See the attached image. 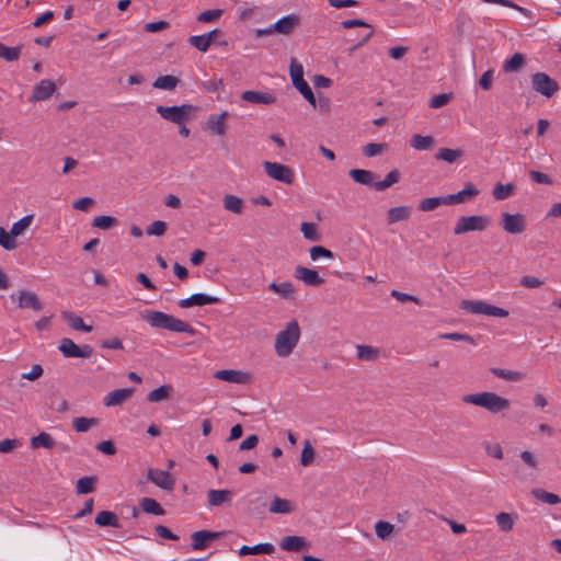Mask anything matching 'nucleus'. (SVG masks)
Instances as JSON below:
<instances>
[{
	"label": "nucleus",
	"instance_id": "f257e3e1",
	"mask_svg": "<svg viewBox=\"0 0 561 561\" xmlns=\"http://www.w3.org/2000/svg\"><path fill=\"white\" fill-rule=\"evenodd\" d=\"M142 319L152 328L164 329L176 333L194 335L195 329L188 323L162 311H148Z\"/></svg>",
	"mask_w": 561,
	"mask_h": 561
},
{
	"label": "nucleus",
	"instance_id": "f03ea898",
	"mask_svg": "<svg viewBox=\"0 0 561 561\" xmlns=\"http://www.w3.org/2000/svg\"><path fill=\"white\" fill-rule=\"evenodd\" d=\"M462 401L468 404H474L484 408L491 413H500L506 411L511 407V401L499 396L495 392L471 393L462 397Z\"/></svg>",
	"mask_w": 561,
	"mask_h": 561
},
{
	"label": "nucleus",
	"instance_id": "7ed1b4c3",
	"mask_svg": "<svg viewBox=\"0 0 561 561\" xmlns=\"http://www.w3.org/2000/svg\"><path fill=\"white\" fill-rule=\"evenodd\" d=\"M300 339V328L296 320L287 323L286 328L277 333L275 337V353L279 357L289 356L297 346Z\"/></svg>",
	"mask_w": 561,
	"mask_h": 561
},
{
	"label": "nucleus",
	"instance_id": "20e7f679",
	"mask_svg": "<svg viewBox=\"0 0 561 561\" xmlns=\"http://www.w3.org/2000/svg\"><path fill=\"white\" fill-rule=\"evenodd\" d=\"M157 113L165 121L176 125H183L191 119L195 106L192 104H182L174 106L158 105Z\"/></svg>",
	"mask_w": 561,
	"mask_h": 561
},
{
	"label": "nucleus",
	"instance_id": "39448f33",
	"mask_svg": "<svg viewBox=\"0 0 561 561\" xmlns=\"http://www.w3.org/2000/svg\"><path fill=\"white\" fill-rule=\"evenodd\" d=\"M460 309L472 314H485L490 317L506 318V309L490 305L483 300H462Z\"/></svg>",
	"mask_w": 561,
	"mask_h": 561
},
{
	"label": "nucleus",
	"instance_id": "423d86ee",
	"mask_svg": "<svg viewBox=\"0 0 561 561\" xmlns=\"http://www.w3.org/2000/svg\"><path fill=\"white\" fill-rule=\"evenodd\" d=\"M490 224L491 219L486 216H461L456 222L454 233L463 234L470 231H483L490 226Z\"/></svg>",
	"mask_w": 561,
	"mask_h": 561
},
{
	"label": "nucleus",
	"instance_id": "0eeeda50",
	"mask_svg": "<svg viewBox=\"0 0 561 561\" xmlns=\"http://www.w3.org/2000/svg\"><path fill=\"white\" fill-rule=\"evenodd\" d=\"M290 77L294 87L302 94V96L316 107V99L313 92L307 81L304 79V68L300 64H297L294 59L290 64Z\"/></svg>",
	"mask_w": 561,
	"mask_h": 561
},
{
	"label": "nucleus",
	"instance_id": "6e6552de",
	"mask_svg": "<svg viewBox=\"0 0 561 561\" xmlns=\"http://www.w3.org/2000/svg\"><path fill=\"white\" fill-rule=\"evenodd\" d=\"M58 350L66 358H88L93 354V348L90 345L79 346L68 337L59 341Z\"/></svg>",
	"mask_w": 561,
	"mask_h": 561
},
{
	"label": "nucleus",
	"instance_id": "1a4fd4ad",
	"mask_svg": "<svg viewBox=\"0 0 561 561\" xmlns=\"http://www.w3.org/2000/svg\"><path fill=\"white\" fill-rule=\"evenodd\" d=\"M533 89L546 98H551L558 90L559 84L545 72H536L531 76Z\"/></svg>",
	"mask_w": 561,
	"mask_h": 561
},
{
	"label": "nucleus",
	"instance_id": "9d476101",
	"mask_svg": "<svg viewBox=\"0 0 561 561\" xmlns=\"http://www.w3.org/2000/svg\"><path fill=\"white\" fill-rule=\"evenodd\" d=\"M263 168L266 174L278 182L291 184L294 182V171L285 164L278 162H263Z\"/></svg>",
	"mask_w": 561,
	"mask_h": 561
},
{
	"label": "nucleus",
	"instance_id": "9b49d317",
	"mask_svg": "<svg viewBox=\"0 0 561 561\" xmlns=\"http://www.w3.org/2000/svg\"><path fill=\"white\" fill-rule=\"evenodd\" d=\"M501 227L504 231L511 234H519L526 230V219L522 214H508L506 211L501 214Z\"/></svg>",
	"mask_w": 561,
	"mask_h": 561
},
{
	"label": "nucleus",
	"instance_id": "f8f14e48",
	"mask_svg": "<svg viewBox=\"0 0 561 561\" xmlns=\"http://www.w3.org/2000/svg\"><path fill=\"white\" fill-rule=\"evenodd\" d=\"M147 479L154 483L157 486L169 492L172 491L175 485L174 479L167 470L149 468L147 471Z\"/></svg>",
	"mask_w": 561,
	"mask_h": 561
},
{
	"label": "nucleus",
	"instance_id": "ddd939ff",
	"mask_svg": "<svg viewBox=\"0 0 561 561\" xmlns=\"http://www.w3.org/2000/svg\"><path fill=\"white\" fill-rule=\"evenodd\" d=\"M215 377L219 380L238 385H248L253 380V377L250 373L237 369L218 370L215 373Z\"/></svg>",
	"mask_w": 561,
	"mask_h": 561
},
{
	"label": "nucleus",
	"instance_id": "4468645a",
	"mask_svg": "<svg viewBox=\"0 0 561 561\" xmlns=\"http://www.w3.org/2000/svg\"><path fill=\"white\" fill-rule=\"evenodd\" d=\"M56 91V84L49 79H43L34 85L32 94L28 98L31 103L46 101Z\"/></svg>",
	"mask_w": 561,
	"mask_h": 561
},
{
	"label": "nucleus",
	"instance_id": "2eb2a0df",
	"mask_svg": "<svg viewBox=\"0 0 561 561\" xmlns=\"http://www.w3.org/2000/svg\"><path fill=\"white\" fill-rule=\"evenodd\" d=\"M222 531L198 530L192 534V548L194 550H204L208 547L210 540L221 537Z\"/></svg>",
	"mask_w": 561,
	"mask_h": 561
},
{
	"label": "nucleus",
	"instance_id": "dca6fc26",
	"mask_svg": "<svg viewBox=\"0 0 561 561\" xmlns=\"http://www.w3.org/2000/svg\"><path fill=\"white\" fill-rule=\"evenodd\" d=\"M220 298L210 296L203 293L193 294L185 299H181L179 301V306L181 308H191L193 306H205V305H214L219 304Z\"/></svg>",
	"mask_w": 561,
	"mask_h": 561
},
{
	"label": "nucleus",
	"instance_id": "f3484780",
	"mask_svg": "<svg viewBox=\"0 0 561 561\" xmlns=\"http://www.w3.org/2000/svg\"><path fill=\"white\" fill-rule=\"evenodd\" d=\"M16 300H18V307L20 309L30 308L35 311H41L43 309V304H42L41 299L33 291H28V290L19 291V294L16 296Z\"/></svg>",
	"mask_w": 561,
	"mask_h": 561
},
{
	"label": "nucleus",
	"instance_id": "a211bd4d",
	"mask_svg": "<svg viewBox=\"0 0 561 561\" xmlns=\"http://www.w3.org/2000/svg\"><path fill=\"white\" fill-rule=\"evenodd\" d=\"M231 490H215L210 489L207 491V502L209 507H219L224 505H229L232 499Z\"/></svg>",
	"mask_w": 561,
	"mask_h": 561
},
{
	"label": "nucleus",
	"instance_id": "6ab92c4d",
	"mask_svg": "<svg viewBox=\"0 0 561 561\" xmlns=\"http://www.w3.org/2000/svg\"><path fill=\"white\" fill-rule=\"evenodd\" d=\"M309 546L308 540L301 536H286L279 541L280 549L288 552H299Z\"/></svg>",
	"mask_w": 561,
	"mask_h": 561
},
{
	"label": "nucleus",
	"instance_id": "aec40b11",
	"mask_svg": "<svg viewBox=\"0 0 561 561\" xmlns=\"http://www.w3.org/2000/svg\"><path fill=\"white\" fill-rule=\"evenodd\" d=\"M295 277L302 280L308 286L318 287L324 283L323 278L320 277L319 273L314 270L297 266L295 270Z\"/></svg>",
	"mask_w": 561,
	"mask_h": 561
},
{
	"label": "nucleus",
	"instance_id": "412c9836",
	"mask_svg": "<svg viewBox=\"0 0 561 561\" xmlns=\"http://www.w3.org/2000/svg\"><path fill=\"white\" fill-rule=\"evenodd\" d=\"M241 99L245 102L253 103V104L271 105L276 102L275 95L267 93V92L252 91V90L243 91L241 93Z\"/></svg>",
	"mask_w": 561,
	"mask_h": 561
},
{
	"label": "nucleus",
	"instance_id": "4be33fe9",
	"mask_svg": "<svg viewBox=\"0 0 561 561\" xmlns=\"http://www.w3.org/2000/svg\"><path fill=\"white\" fill-rule=\"evenodd\" d=\"M228 116V112L210 114L206 123L207 129H209L214 135L224 136L226 134V119Z\"/></svg>",
	"mask_w": 561,
	"mask_h": 561
},
{
	"label": "nucleus",
	"instance_id": "5701e85b",
	"mask_svg": "<svg viewBox=\"0 0 561 561\" xmlns=\"http://www.w3.org/2000/svg\"><path fill=\"white\" fill-rule=\"evenodd\" d=\"M133 388L116 389L108 392L104 398L106 407H116L127 401L133 396Z\"/></svg>",
	"mask_w": 561,
	"mask_h": 561
},
{
	"label": "nucleus",
	"instance_id": "b1692460",
	"mask_svg": "<svg viewBox=\"0 0 561 561\" xmlns=\"http://www.w3.org/2000/svg\"><path fill=\"white\" fill-rule=\"evenodd\" d=\"M348 175L356 182L363 185H369L374 187V183L377 175L373 171L363 169H352Z\"/></svg>",
	"mask_w": 561,
	"mask_h": 561
},
{
	"label": "nucleus",
	"instance_id": "393cba45",
	"mask_svg": "<svg viewBox=\"0 0 561 561\" xmlns=\"http://www.w3.org/2000/svg\"><path fill=\"white\" fill-rule=\"evenodd\" d=\"M473 27L474 23L472 18L467 12L460 11L456 18V31L458 35L470 34Z\"/></svg>",
	"mask_w": 561,
	"mask_h": 561
},
{
	"label": "nucleus",
	"instance_id": "a878e982",
	"mask_svg": "<svg viewBox=\"0 0 561 561\" xmlns=\"http://www.w3.org/2000/svg\"><path fill=\"white\" fill-rule=\"evenodd\" d=\"M279 34L290 35L300 25V18L297 14L286 15L277 21Z\"/></svg>",
	"mask_w": 561,
	"mask_h": 561
},
{
	"label": "nucleus",
	"instance_id": "bb28decb",
	"mask_svg": "<svg viewBox=\"0 0 561 561\" xmlns=\"http://www.w3.org/2000/svg\"><path fill=\"white\" fill-rule=\"evenodd\" d=\"M268 289L277 294L283 299L294 300L295 299V288L290 282L275 283L272 282L268 285Z\"/></svg>",
	"mask_w": 561,
	"mask_h": 561
},
{
	"label": "nucleus",
	"instance_id": "cd10ccee",
	"mask_svg": "<svg viewBox=\"0 0 561 561\" xmlns=\"http://www.w3.org/2000/svg\"><path fill=\"white\" fill-rule=\"evenodd\" d=\"M274 551H275L274 545H272L270 542H261V543L254 545L252 547L242 546L239 549V556L243 557V556H248V554H261V553L271 554Z\"/></svg>",
	"mask_w": 561,
	"mask_h": 561
},
{
	"label": "nucleus",
	"instance_id": "c85d7f7f",
	"mask_svg": "<svg viewBox=\"0 0 561 561\" xmlns=\"http://www.w3.org/2000/svg\"><path fill=\"white\" fill-rule=\"evenodd\" d=\"M94 523L102 527H121L117 515L111 511H101L100 513H98Z\"/></svg>",
	"mask_w": 561,
	"mask_h": 561
},
{
	"label": "nucleus",
	"instance_id": "c756f323",
	"mask_svg": "<svg viewBox=\"0 0 561 561\" xmlns=\"http://www.w3.org/2000/svg\"><path fill=\"white\" fill-rule=\"evenodd\" d=\"M56 446L55 439L51 437L50 434L46 432L39 433L37 436H33L31 438V447L33 449L37 448H46V449H53Z\"/></svg>",
	"mask_w": 561,
	"mask_h": 561
},
{
	"label": "nucleus",
	"instance_id": "7c9ffc66",
	"mask_svg": "<svg viewBox=\"0 0 561 561\" xmlns=\"http://www.w3.org/2000/svg\"><path fill=\"white\" fill-rule=\"evenodd\" d=\"M222 204L226 210L238 215L242 213L244 206L243 199L232 194L225 195Z\"/></svg>",
	"mask_w": 561,
	"mask_h": 561
},
{
	"label": "nucleus",
	"instance_id": "2f4dec72",
	"mask_svg": "<svg viewBox=\"0 0 561 561\" xmlns=\"http://www.w3.org/2000/svg\"><path fill=\"white\" fill-rule=\"evenodd\" d=\"M293 511L291 502L286 499L275 496L270 504V512L273 514H290Z\"/></svg>",
	"mask_w": 561,
	"mask_h": 561
},
{
	"label": "nucleus",
	"instance_id": "473e14b6",
	"mask_svg": "<svg viewBox=\"0 0 561 561\" xmlns=\"http://www.w3.org/2000/svg\"><path fill=\"white\" fill-rule=\"evenodd\" d=\"M172 387L170 385H162L157 389L150 391L147 396L149 402H161L168 400L172 394Z\"/></svg>",
	"mask_w": 561,
	"mask_h": 561
},
{
	"label": "nucleus",
	"instance_id": "72a5a7b5",
	"mask_svg": "<svg viewBox=\"0 0 561 561\" xmlns=\"http://www.w3.org/2000/svg\"><path fill=\"white\" fill-rule=\"evenodd\" d=\"M411 215V208L409 206L392 207L388 210V224H394L398 221L407 220Z\"/></svg>",
	"mask_w": 561,
	"mask_h": 561
},
{
	"label": "nucleus",
	"instance_id": "f704fd0d",
	"mask_svg": "<svg viewBox=\"0 0 561 561\" xmlns=\"http://www.w3.org/2000/svg\"><path fill=\"white\" fill-rule=\"evenodd\" d=\"M400 178H401L400 171L398 169H393L386 175L385 180L374 183V188L377 192H382V191L387 190L388 187H390L391 185L398 183Z\"/></svg>",
	"mask_w": 561,
	"mask_h": 561
},
{
	"label": "nucleus",
	"instance_id": "c9c22d12",
	"mask_svg": "<svg viewBox=\"0 0 561 561\" xmlns=\"http://www.w3.org/2000/svg\"><path fill=\"white\" fill-rule=\"evenodd\" d=\"M435 140L432 136L413 135L410 145L415 150H430L434 146Z\"/></svg>",
	"mask_w": 561,
	"mask_h": 561
},
{
	"label": "nucleus",
	"instance_id": "e433bc0d",
	"mask_svg": "<svg viewBox=\"0 0 561 561\" xmlns=\"http://www.w3.org/2000/svg\"><path fill=\"white\" fill-rule=\"evenodd\" d=\"M139 504L141 510L147 514H152L157 516L164 515V510L154 499L142 497Z\"/></svg>",
	"mask_w": 561,
	"mask_h": 561
},
{
	"label": "nucleus",
	"instance_id": "4c0bfd02",
	"mask_svg": "<svg viewBox=\"0 0 561 561\" xmlns=\"http://www.w3.org/2000/svg\"><path fill=\"white\" fill-rule=\"evenodd\" d=\"M462 156L463 151L461 149L440 148L435 154V158L448 163H455Z\"/></svg>",
	"mask_w": 561,
	"mask_h": 561
},
{
	"label": "nucleus",
	"instance_id": "58836bf2",
	"mask_svg": "<svg viewBox=\"0 0 561 561\" xmlns=\"http://www.w3.org/2000/svg\"><path fill=\"white\" fill-rule=\"evenodd\" d=\"M179 82H180V80L176 77L165 75V76L158 77L154 80V82L152 83V87L156 89L172 91L176 88Z\"/></svg>",
	"mask_w": 561,
	"mask_h": 561
},
{
	"label": "nucleus",
	"instance_id": "ea45409f",
	"mask_svg": "<svg viewBox=\"0 0 561 561\" xmlns=\"http://www.w3.org/2000/svg\"><path fill=\"white\" fill-rule=\"evenodd\" d=\"M525 65V57L520 53L514 54L510 59L505 60L503 70L505 72H517Z\"/></svg>",
	"mask_w": 561,
	"mask_h": 561
},
{
	"label": "nucleus",
	"instance_id": "a19ab883",
	"mask_svg": "<svg viewBox=\"0 0 561 561\" xmlns=\"http://www.w3.org/2000/svg\"><path fill=\"white\" fill-rule=\"evenodd\" d=\"M356 350L359 360L374 362L379 355V350L369 345H357Z\"/></svg>",
	"mask_w": 561,
	"mask_h": 561
},
{
	"label": "nucleus",
	"instance_id": "79ce46f5",
	"mask_svg": "<svg viewBox=\"0 0 561 561\" xmlns=\"http://www.w3.org/2000/svg\"><path fill=\"white\" fill-rule=\"evenodd\" d=\"M99 424V419L95 417H75L72 420L73 428L79 433L88 432L92 426Z\"/></svg>",
	"mask_w": 561,
	"mask_h": 561
},
{
	"label": "nucleus",
	"instance_id": "37998d69",
	"mask_svg": "<svg viewBox=\"0 0 561 561\" xmlns=\"http://www.w3.org/2000/svg\"><path fill=\"white\" fill-rule=\"evenodd\" d=\"M514 191H515V185L513 183H507V184L497 183L492 191V195H493L494 199L503 201V199L510 197L511 195H513Z\"/></svg>",
	"mask_w": 561,
	"mask_h": 561
},
{
	"label": "nucleus",
	"instance_id": "c03bdc74",
	"mask_svg": "<svg viewBox=\"0 0 561 561\" xmlns=\"http://www.w3.org/2000/svg\"><path fill=\"white\" fill-rule=\"evenodd\" d=\"M22 51V46L8 47L3 43L0 42V58L5 61H15L20 58Z\"/></svg>",
	"mask_w": 561,
	"mask_h": 561
},
{
	"label": "nucleus",
	"instance_id": "a18cd8bd",
	"mask_svg": "<svg viewBox=\"0 0 561 561\" xmlns=\"http://www.w3.org/2000/svg\"><path fill=\"white\" fill-rule=\"evenodd\" d=\"M516 518H517L516 516L514 517L513 515H511L508 513L501 512L496 515L495 520H496L499 528L502 531L508 533L513 529Z\"/></svg>",
	"mask_w": 561,
	"mask_h": 561
},
{
	"label": "nucleus",
	"instance_id": "49530a36",
	"mask_svg": "<svg viewBox=\"0 0 561 561\" xmlns=\"http://www.w3.org/2000/svg\"><path fill=\"white\" fill-rule=\"evenodd\" d=\"M531 493L537 500H539L543 503L550 504V505H556L561 502V499L559 495H557L554 493L547 492L543 489H534L531 491Z\"/></svg>",
	"mask_w": 561,
	"mask_h": 561
},
{
	"label": "nucleus",
	"instance_id": "de8ad7c7",
	"mask_svg": "<svg viewBox=\"0 0 561 561\" xmlns=\"http://www.w3.org/2000/svg\"><path fill=\"white\" fill-rule=\"evenodd\" d=\"M490 371L499 377V378H502L504 380H508V381H519L524 378V374L519 373V371H515V370H508V369H502V368H491Z\"/></svg>",
	"mask_w": 561,
	"mask_h": 561
},
{
	"label": "nucleus",
	"instance_id": "09e8293b",
	"mask_svg": "<svg viewBox=\"0 0 561 561\" xmlns=\"http://www.w3.org/2000/svg\"><path fill=\"white\" fill-rule=\"evenodd\" d=\"M95 477H82L77 481L76 490L78 494L91 493L94 490Z\"/></svg>",
	"mask_w": 561,
	"mask_h": 561
},
{
	"label": "nucleus",
	"instance_id": "8fccbe9b",
	"mask_svg": "<svg viewBox=\"0 0 561 561\" xmlns=\"http://www.w3.org/2000/svg\"><path fill=\"white\" fill-rule=\"evenodd\" d=\"M394 530V526L389 522L379 520L375 524L376 536L382 540L388 539Z\"/></svg>",
	"mask_w": 561,
	"mask_h": 561
},
{
	"label": "nucleus",
	"instance_id": "3c124183",
	"mask_svg": "<svg viewBox=\"0 0 561 561\" xmlns=\"http://www.w3.org/2000/svg\"><path fill=\"white\" fill-rule=\"evenodd\" d=\"M316 451L309 440H305L304 448L300 456V465L304 467L310 466L314 460Z\"/></svg>",
	"mask_w": 561,
	"mask_h": 561
},
{
	"label": "nucleus",
	"instance_id": "603ef678",
	"mask_svg": "<svg viewBox=\"0 0 561 561\" xmlns=\"http://www.w3.org/2000/svg\"><path fill=\"white\" fill-rule=\"evenodd\" d=\"M479 191L472 183H467L463 190L456 193L458 204L465 203L468 199L476 197Z\"/></svg>",
	"mask_w": 561,
	"mask_h": 561
},
{
	"label": "nucleus",
	"instance_id": "864d4df0",
	"mask_svg": "<svg viewBox=\"0 0 561 561\" xmlns=\"http://www.w3.org/2000/svg\"><path fill=\"white\" fill-rule=\"evenodd\" d=\"M117 222V218L113 216H98L93 219L92 226L99 229L107 230L116 226Z\"/></svg>",
	"mask_w": 561,
	"mask_h": 561
},
{
	"label": "nucleus",
	"instance_id": "5fc2aeb1",
	"mask_svg": "<svg viewBox=\"0 0 561 561\" xmlns=\"http://www.w3.org/2000/svg\"><path fill=\"white\" fill-rule=\"evenodd\" d=\"M0 245L8 251H12L18 247L14 237L11 234V231L8 232L1 226H0Z\"/></svg>",
	"mask_w": 561,
	"mask_h": 561
},
{
	"label": "nucleus",
	"instance_id": "6e6d98bb",
	"mask_svg": "<svg viewBox=\"0 0 561 561\" xmlns=\"http://www.w3.org/2000/svg\"><path fill=\"white\" fill-rule=\"evenodd\" d=\"M33 220L31 215L24 216L16 222H14L11 227V234L15 238L23 233L25 229H27Z\"/></svg>",
	"mask_w": 561,
	"mask_h": 561
},
{
	"label": "nucleus",
	"instance_id": "4d7b16f0",
	"mask_svg": "<svg viewBox=\"0 0 561 561\" xmlns=\"http://www.w3.org/2000/svg\"><path fill=\"white\" fill-rule=\"evenodd\" d=\"M301 232L307 240L319 241L320 234L318 233L317 226L313 222H302Z\"/></svg>",
	"mask_w": 561,
	"mask_h": 561
},
{
	"label": "nucleus",
	"instance_id": "13d9d810",
	"mask_svg": "<svg viewBox=\"0 0 561 561\" xmlns=\"http://www.w3.org/2000/svg\"><path fill=\"white\" fill-rule=\"evenodd\" d=\"M387 144L370 142L363 147V154L367 158H371L381 154L387 149Z\"/></svg>",
	"mask_w": 561,
	"mask_h": 561
},
{
	"label": "nucleus",
	"instance_id": "bf43d9fd",
	"mask_svg": "<svg viewBox=\"0 0 561 561\" xmlns=\"http://www.w3.org/2000/svg\"><path fill=\"white\" fill-rule=\"evenodd\" d=\"M187 42L194 48H196L197 50L203 51V53L207 51L210 46V43L207 41V38L204 36V34L190 36Z\"/></svg>",
	"mask_w": 561,
	"mask_h": 561
},
{
	"label": "nucleus",
	"instance_id": "052dcab7",
	"mask_svg": "<svg viewBox=\"0 0 561 561\" xmlns=\"http://www.w3.org/2000/svg\"><path fill=\"white\" fill-rule=\"evenodd\" d=\"M167 229L168 224L165 221L156 220L147 228L146 232L148 236L161 237L165 233Z\"/></svg>",
	"mask_w": 561,
	"mask_h": 561
},
{
	"label": "nucleus",
	"instance_id": "680f3d73",
	"mask_svg": "<svg viewBox=\"0 0 561 561\" xmlns=\"http://www.w3.org/2000/svg\"><path fill=\"white\" fill-rule=\"evenodd\" d=\"M333 252L322 245H314L310 249V259L313 261L320 257L333 259Z\"/></svg>",
	"mask_w": 561,
	"mask_h": 561
},
{
	"label": "nucleus",
	"instance_id": "e2e57ef3",
	"mask_svg": "<svg viewBox=\"0 0 561 561\" xmlns=\"http://www.w3.org/2000/svg\"><path fill=\"white\" fill-rule=\"evenodd\" d=\"M62 319L67 321V323L73 329L80 331L82 324L84 323L82 318L79 316H76L75 313L70 311H64L61 313Z\"/></svg>",
	"mask_w": 561,
	"mask_h": 561
},
{
	"label": "nucleus",
	"instance_id": "0e129e2a",
	"mask_svg": "<svg viewBox=\"0 0 561 561\" xmlns=\"http://www.w3.org/2000/svg\"><path fill=\"white\" fill-rule=\"evenodd\" d=\"M221 15H222V10H220V9L207 10V11L202 12L197 16V21L203 22V23H210V22L218 20Z\"/></svg>",
	"mask_w": 561,
	"mask_h": 561
},
{
	"label": "nucleus",
	"instance_id": "69168bd1",
	"mask_svg": "<svg viewBox=\"0 0 561 561\" xmlns=\"http://www.w3.org/2000/svg\"><path fill=\"white\" fill-rule=\"evenodd\" d=\"M442 206V203H440V197L437 196V197H428V198H424L421 201L420 205H419V209L421 211H431V210H434L435 208Z\"/></svg>",
	"mask_w": 561,
	"mask_h": 561
},
{
	"label": "nucleus",
	"instance_id": "338daca9",
	"mask_svg": "<svg viewBox=\"0 0 561 561\" xmlns=\"http://www.w3.org/2000/svg\"><path fill=\"white\" fill-rule=\"evenodd\" d=\"M450 100H451V94L442 93V94L434 95V96L430 100V107H432V108H439V107H443V106H445V105H446Z\"/></svg>",
	"mask_w": 561,
	"mask_h": 561
},
{
	"label": "nucleus",
	"instance_id": "774afa93",
	"mask_svg": "<svg viewBox=\"0 0 561 561\" xmlns=\"http://www.w3.org/2000/svg\"><path fill=\"white\" fill-rule=\"evenodd\" d=\"M529 176L534 182H536L538 184H546V185L552 184L551 178L542 172L531 170V171H529Z\"/></svg>",
	"mask_w": 561,
	"mask_h": 561
}]
</instances>
